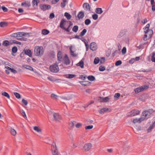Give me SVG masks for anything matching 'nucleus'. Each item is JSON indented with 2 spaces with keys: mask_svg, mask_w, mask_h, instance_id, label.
Here are the masks:
<instances>
[{
  "mask_svg": "<svg viewBox=\"0 0 155 155\" xmlns=\"http://www.w3.org/2000/svg\"><path fill=\"white\" fill-rule=\"evenodd\" d=\"M105 70V68L104 66L101 65L99 68V70L100 71H104Z\"/></svg>",
  "mask_w": 155,
  "mask_h": 155,
  "instance_id": "obj_45",
  "label": "nucleus"
},
{
  "mask_svg": "<svg viewBox=\"0 0 155 155\" xmlns=\"http://www.w3.org/2000/svg\"><path fill=\"white\" fill-rule=\"evenodd\" d=\"M145 34L147 35L149 38L151 37L153 34V31L152 30H149L147 31H144Z\"/></svg>",
  "mask_w": 155,
  "mask_h": 155,
  "instance_id": "obj_21",
  "label": "nucleus"
},
{
  "mask_svg": "<svg viewBox=\"0 0 155 155\" xmlns=\"http://www.w3.org/2000/svg\"><path fill=\"white\" fill-rule=\"evenodd\" d=\"M53 116V120L54 121L60 122L62 119L61 116L58 113H54Z\"/></svg>",
  "mask_w": 155,
  "mask_h": 155,
  "instance_id": "obj_6",
  "label": "nucleus"
},
{
  "mask_svg": "<svg viewBox=\"0 0 155 155\" xmlns=\"http://www.w3.org/2000/svg\"><path fill=\"white\" fill-rule=\"evenodd\" d=\"M109 98L108 97H100L98 99V101H99L104 102H107L109 101Z\"/></svg>",
  "mask_w": 155,
  "mask_h": 155,
  "instance_id": "obj_9",
  "label": "nucleus"
},
{
  "mask_svg": "<svg viewBox=\"0 0 155 155\" xmlns=\"http://www.w3.org/2000/svg\"><path fill=\"white\" fill-rule=\"evenodd\" d=\"M100 60L98 58H95L94 60V64H97L99 62Z\"/></svg>",
  "mask_w": 155,
  "mask_h": 155,
  "instance_id": "obj_46",
  "label": "nucleus"
},
{
  "mask_svg": "<svg viewBox=\"0 0 155 155\" xmlns=\"http://www.w3.org/2000/svg\"><path fill=\"white\" fill-rule=\"evenodd\" d=\"M141 130V127L140 126H136V128L135 130H134V132L137 134H138V132L139 131H140Z\"/></svg>",
  "mask_w": 155,
  "mask_h": 155,
  "instance_id": "obj_27",
  "label": "nucleus"
},
{
  "mask_svg": "<svg viewBox=\"0 0 155 155\" xmlns=\"http://www.w3.org/2000/svg\"><path fill=\"white\" fill-rule=\"evenodd\" d=\"M66 97V100H69L72 98V94H69L67 97Z\"/></svg>",
  "mask_w": 155,
  "mask_h": 155,
  "instance_id": "obj_48",
  "label": "nucleus"
},
{
  "mask_svg": "<svg viewBox=\"0 0 155 155\" xmlns=\"http://www.w3.org/2000/svg\"><path fill=\"white\" fill-rule=\"evenodd\" d=\"M126 52V48L125 47H124L122 50V54H125Z\"/></svg>",
  "mask_w": 155,
  "mask_h": 155,
  "instance_id": "obj_56",
  "label": "nucleus"
},
{
  "mask_svg": "<svg viewBox=\"0 0 155 155\" xmlns=\"http://www.w3.org/2000/svg\"><path fill=\"white\" fill-rule=\"evenodd\" d=\"M54 13H51L49 16V18L51 19H52L54 18Z\"/></svg>",
  "mask_w": 155,
  "mask_h": 155,
  "instance_id": "obj_62",
  "label": "nucleus"
},
{
  "mask_svg": "<svg viewBox=\"0 0 155 155\" xmlns=\"http://www.w3.org/2000/svg\"><path fill=\"white\" fill-rule=\"evenodd\" d=\"M140 112L137 109H134L129 112L127 114V116L128 117L134 116L139 114Z\"/></svg>",
  "mask_w": 155,
  "mask_h": 155,
  "instance_id": "obj_5",
  "label": "nucleus"
},
{
  "mask_svg": "<svg viewBox=\"0 0 155 155\" xmlns=\"http://www.w3.org/2000/svg\"><path fill=\"white\" fill-rule=\"evenodd\" d=\"M43 48L41 46H37L35 47L34 54L35 56L41 57L44 54Z\"/></svg>",
  "mask_w": 155,
  "mask_h": 155,
  "instance_id": "obj_1",
  "label": "nucleus"
},
{
  "mask_svg": "<svg viewBox=\"0 0 155 155\" xmlns=\"http://www.w3.org/2000/svg\"><path fill=\"white\" fill-rule=\"evenodd\" d=\"M82 125V124L80 123L77 124L76 125V127L77 128H79Z\"/></svg>",
  "mask_w": 155,
  "mask_h": 155,
  "instance_id": "obj_64",
  "label": "nucleus"
},
{
  "mask_svg": "<svg viewBox=\"0 0 155 155\" xmlns=\"http://www.w3.org/2000/svg\"><path fill=\"white\" fill-rule=\"evenodd\" d=\"M76 122L75 121H73L69 123V126L71 128H72L74 127V124H75Z\"/></svg>",
  "mask_w": 155,
  "mask_h": 155,
  "instance_id": "obj_43",
  "label": "nucleus"
},
{
  "mask_svg": "<svg viewBox=\"0 0 155 155\" xmlns=\"http://www.w3.org/2000/svg\"><path fill=\"white\" fill-rule=\"evenodd\" d=\"M57 56L58 60L61 61L62 57L61 55V53L60 52H58L57 54Z\"/></svg>",
  "mask_w": 155,
  "mask_h": 155,
  "instance_id": "obj_41",
  "label": "nucleus"
},
{
  "mask_svg": "<svg viewBox=\"0 0 155 155\" xmlns=\"http://www.w3.org/2000/svg\"><path fill=\"white\" fill-rule=\"evenodd\" d=\"M51 97L52 99L54 100H57V98L58 97V96L54 94H51Z\"/></svg>",
  "mask_w": 155,
  "mask_h": 155,
  "instance_id": "obj_37",
  "label": "nucleus"
},
{
  "mask_svg": "<svg viewBox=\"0 0 155 155\" xmlns=\"http://www.w3.org/2000/svg\"><path fill=\"white\" fill-rule=\"evenodd\" d=\"M40 2L39 0H32V5L35 8H36L38 6V4Z\"/></svg>",
  "mask_w": 155,
  "mask_h": 155,
  "instance_id": "obj_18",
  "label": "nucleus"
},
{
  "mask_svg": "<svg viewBox=\"0 0 155 155\" xmlns=\"http://www.w3.org/2000/svg\"><path fill=\"white\" fill-rule=\"evenodd\" d=\"M64 15L65 16L68 20L70 19L71 18V15L68 13L66 12L64 13Z\"/></svg>",
  "mask_w": 155,
  "mask_h": 155,
  "instance_id": "obj_29",
  "label": "nucleus"
},
{
  "mask_svg": "<svg viewBox=\"0 0 155 155\" xmlns=\"http://www.w3.org/2000/svg\"><path fill=\"white\" fill-rule=\"evenodd\" d=\"M92 147V145L91 143H88L85 144L84 147L83 149L86 151H89L91 149Z\"/></svg>",
  "mask_w": 155,
  "mask_h": 155,
  "instance_id": "obj_8",
  "label": "nucleus"
},
{
  "mask_svg": "<svg viewBox=\"0 0 155 155\" xmlns=\"http://www.w3.org/2000/svg\"><path fill=\"white\" fill-rule=\"evenodd\" d=\"M100 64L104 63L105 61V58L104 57H102L100 59L99 61Z\"/></svg>",
  "mask_w": 155,
  "mask_h": 155,
  "instance_id": "obj_58",
  "label": "nucleus"
},
{
  "mask_svg": "<svg viewBox=\"0 0 155 155\" xmlns=\"http://www.w3.org/2000/svg\"><path fill=\"white\" fill-rule=\"evenodd\" d=\"M83 7L86 10H90L89 5L87 3H85L83 5Z\"/></svg>",
  "mask_w": 155,
  "mask_h": 155,
  "instance_id": "obj_17",
  "label": "nucleus"
},
{
  "mask_svg": "<svg viewBox=\"0 0 155 155\" xmlns=\"http://www.w3.org/2000/svg\"><path fill=\"white\" fill-rule=\"evenodd\" d=\"M84 16V12L83 11H81L79 12L78 15V17L79 19L83 18Z\"/></svg>",
  "mask_w": 155,
  "mask_h": 155,
  "instance_id": "obj_22",
  "label": "nucleus"
},
{
  "mask_svg": "<svg viewBox=\"0 0 155 155\" xmlns=\"http://www.w3.org/2000/svg\"><path fill=\"white\" fill-rule=\"evenodd\" d=\"M2 45L5 47H7L9 45L8 41L5 40L2 42Z\"/></svg>",
  "mask_w": 155,
  "mask_h": 155,
  "instance_id": "obj_31",
  "label": "nucleus"
},
{
  "mask_svg": "<svg viewBox=\"0 0 155 155\" xmlns=\"http://www.w3.org/2000/svg\"><path fill=\"white\" fill-rule=\"evenodd\" d=\"M93 127V125H89L85 127V129L86 130H90L92 129Z\"/></svg>",
  "mask_w": 155,
  "mask_h": 155,
  "instance_id": "obj_53",
  "label": "nucleus"
},
{
  "mask_svg": "<svg viewBox=\"0 0 155 155\" xmlns=\"http://www.w3.org/2000/svg\"><path fill=\"white\" fill-rule=\"evenodd\" d=\"M22 112L21 113V114L26 119L27 118L26 115L25 113V112L23 110H22Z\"/></svg>",
  "mask_w": 155,
  "mask_h": 155,
  "instance_id": "obj_55",
  "label": "nucleus"
},
{
  "mask_svg": "<svg viewBox=\"0 0 155 155\" xmlns=\"http://www.w3.org/2000/svg\"><path fill=\"white\" fill-rule=\"evenodd\" d=\"M66 22V21L64 19H62L61 22L60 23V27L63 29V30H65L66 31H67L68 32H69L70 31V30H69V28L70 27V25H69L68 27L67 28H66L65 27H64L63 26V24L64 23V22Z\"/></svg>",
  "mask_w": 155,
  "mask_h": 155,
  "instance_id": "obj_7",
  "label": "nucleus"
},
{
  "mask_svg": "<svg viewBox=\"0 0 155 155\" xmlns=\"http://www.w3.org/2000/svg\"><path fill=\"white\" fill-rule=\"evenodd\" d=\"M1 8H2L3 11L5 12H7L8 11V9H7V8L4 6H2V7H1Z\"/></svg>",
  "mask_w": 155,
  "mask_h": 155,
  "instance_id": "obj_54",
  "label": "nucleus"
},
{
  "mask_svg": "<svg viewBox=\"0 0 155 155\" xmlns=\"http://www.w3.org/2000/svg\"><path fill=\"white\" fill-rule=\"evenodd\" d=\"M7 26V23L6 22H2L0 23V26L1 27H4Z\"/></svg>",
  "mask_w": 155,
  "mask_h": 155,
  "instance_id": "obj_34",
  "label": "nucleus"
},
{
  "mask_svg": "<svg viewBox=\"0 0 155 155\" xmlns=\"http://www.w3.org/2000/svg\"><path fill=\"white\" fill-rule=\"evenodd\" d=\"M76 76V75L74 74H68L66 75V78H72Z\"/></svg>",
  "mask_w": 155,
  "mask_h": 155,
  "instance_id": "obj_40",
  "label": "nucleus"
},
{
  "mask_svg": "<svg viewBox=\"0 0 155 155\" xmlns=\"http://www.w3.org/2000/svg\"><path fill=\"white\" fill-rule=\"evenodd\" d=\"M49 33V31L47 30L44 29L42 30V34L44 35H46Z\"/></svg>",
  "mask_w": 155,
  "mask_h": 155,
  "instance_id": "obj_35",
  "label": "nucleus"
},
{
  "mask_svg": "<svg viewBox=\"0 0 155 155\" xmlns=\"http://www.w3.org/2000/svg\"><path fill=\"white\" fill-rule=\"evenodd\" d=\"M18 34V37H22L23 36H25L27 35H28V37H29V35L31 34V33H25L24 32H17Z\"/></svg>",
  "mask_w": 155,
  "mask_h": 155,
  "instance_id": "obj_11",
  "label": "nucleus"
},
{
  "mask_svg": "<svg viewBox=\"0 0 155 155\" xmlns=\"http://www.w3.org/2000/svg\"><path fill=\"white\" fill-rule=\"evenodd\" d=\"M150 27V25L149 24H147L146 26L144 28V31H147L149 30V28Z\"/></svg>",
  "mask_w": 155,
  "mask_h": 155,
  "instance_id": "obj_49",
  "label": "nucleus"
},
{
  "mask_svg": "<svg viewBox=\"0 0 155 155\" xmlns=\"http://www.w3.org/2000/svg\"><path fill=\"white\" fill-rule=\"evenodd\" d=\"M148 37V36L146 34L144 36L143 39V40L145 41H146L147 40L148 38H147V37Z\"/></svg>",
  "mask_w": 155,
  "mask_h": 155,
  "instance_id": "obj_60",
  "label": "nucleus"
},
{
  "mask_svg": "<svg viewBox=\"0 0 155 155\" xmlns=\"http://www.w3.org/2000/svg\"><path fill=\"white\" fill-rule=\"evenodd\" d=\"M88 79L91 81H94L95 79V77L92 75H90L87 77Z\"/></svg>",
  "mask_w": 155,
  "mask_h": 155,
  "instance_id": "obj_36",
  "label": "nucleus"
},
{
  "mask_svg": "<svg viewBox=\"0 0 155 155\" xmlns=\"http://www.w3.org/2000/svg\"><path fill=\"white\" fill-rule=\"evenodd\" d=\"M64 60V64L68 65L70 64V61L69 59L68 56L66 54L65 55Z\"/></svg>",
  "mask_w": 155,
  "mask_h": 155,
  "instance_id": "obj_16",
  "label": "nucleus"
},
{
  "mask_svg": "<svg viewBox=\"0 0 155 155\" xmlns=\"http://www.w3.org/2000/svg\"><path fill=\"white\" fill-rule=\"evenodd\" d=\"M91 23V20L89 19H87L85 20L84 21L85 24L86 25H88Z\"/></svg>",
  "mask_w": 155,
  "mask_h": 155,
  "instance_id": "obj_44",
  "label": "nucleus"
},
{
  "mask_svg": "<svg viewBox=\"0 0 155 155\" xmlns=\"http://www.w3.org/2000/svg\"><path fill=\"white\" fill-rule=\"evenodd\" d=\"M23 51L24 52L25 54L27 55L30 57H31V52L30 50L24 49Z\"/></svg>",
  "mask_w": 155,
  "mask_h": 155,
  "instance_id": "obj_15",
  "label": "nucleus"
},
{
  "mask_svg": "<svg viewBox=\"0 0 155 155\" xmlns=\"http://www.w3.org/2000/svg\"><path fill=\"white\" fill-rule=\"evenodd\" d=\"M78 29V27L77 25H75L72 28V31L74 32H77Z\"/></svg>",
  "mask_w": 155,
  "mask_h": 155,
  "instance_id": "obj_38",
  "label": "nucleus"
},
{
  "mask_svg": "<svg viewBox=\"0 0 155 155\" xmlns=\"http://www.w3.org/2000/svg\"><path fill=\"white\" fill-rule=\"evenodd\" d=\"M92 17L93 18L94 20H96L97 19L98 17V16L96 14H93V15H92Z\"/></svg>",
  "mask_w": 155,
  "mask_h": 155,
  "instance_id": "obj_50",
  "label": "nucleus"
},
{
  "mask_svg": "<svg viewBox=\"0 0 155 155\" xmlns=\"http://www.w3.org/2000/svg\"><path fill=\"white\" fill-rule=\"evenodd\" d=\"M120 96V94L119 93H117L115 94L114 97L117 98H118Z\"/></svg>",
  "mask_w": 155,
  "mask_h": 155,
  "instance_id": "obj_63",
  "label": "nucleus"
},
{
  "mask_svg": "<svg viewBox=\"0 0 155 155\" xmlns=\"http://www.w3.org/2000/svg\"><path fill=\"white\" fill-rule=\"evenodd\" d=\"M25 5V6H27L28 7H29L31 6V4L30 2H24L21 4V5L23 6Z\"/></svg>",
  "mask_w": 155,
  "mask_h": 155,
  "instance_id": "obj_28",
  "label": "nucleus"
},
{
  "mask_svg": "<svg viewBox=\"0 0 155 155\" xmlns=\"http://www.w3.org/2000/svg\"><path fill=\"white\" fill-rule=\"evenodd\" d=\"M11 134L14 136H15L16 134V131L14 129L11 128L10 129Z\"/></svg>",
  "mask_w": 155,
  "mask_h": 155,
  "instance_id": "obj_30",
  "label": "nucleus"
},
{
  "mask_svg": "<svg viewBox=\"0 0 155 155\" xmlns=\"http://www.w3.org/2000/svg\"><path fill=\"white\" fill-rule=\"evenodd\" d=\"M155 126V121L147 129V132L148 133L150 132L151 130Z\"/></svg>",
  "mask_w": 155,
  "mask_h": 155,
  "instance_id": "obj_32",
  "label": "nucleus"
},
{
  "mask_svg": "<svg viewBox=\"0 0 155 155\" xmlns=\"http://www.w3.org/2000/svg\"><path fill=\"white\" fill-rule=\"evenodd\" d=\"M2 95L5 96L8 99L10 98V96L9 94L7 92H2Z\"/></svg>",
  "mask_w": 155,
  "mask_h": 155,
  "instance_id": "obj_33",
  "label": "nucleus"
},
{
  "mask_svg": "<svg viewBox=\"0 0 155 155\" xmlns=\"http://www.w3.org/2000/svg\"><path fill=\"white\" fill-rule=\"evenodd\" d=\"M17 39L21 41H26L27 40V38H17Z\"/></svg>",
  "mask_w": 155,
  "mask_h": 155,
  "instance_id": "obj_57",
  "label": "nucleus"
},
{
  "mask_svg": "<svg viewBox=\"0 0 155 155\" xmlns=\"http://www.w3.org/2000/svg\"><path fill=\"white\" fill-rule=\"evenodd\" d=\"M21 101L22 103L24 104L25 105H27L28 104L27 101L24 99H22Z\"/></svg>",
  "mask_w": 155,
  "mask_h": 155,
  "instance_id": "obj_52",
  "label": "nucleus"
},
{
  "mask_svg": "<svg viewBox=\"0 0 155 155\" xmlns=\"http://www.w3.org/2000/svg\"><path fill=\"white\" fill-rule=\"evenodd\" d=\"M87 30L85 29H84L81 32L80 34V36L81 37L83 36L87 32Z\"/></svg>",
  "mask_w": 155,
  "mask_h": 155,
  "instance_id": "obj_39",
  "label": "nucleus"
},
{
  "mask_svg": "<svg viewBox=\"0 0 155 155\" xmlns=\"http://www.w3.org/2000/svg\"><path fill=\"white\" fill-rule=\"evenodd\" d=\"M77 66H80L81 68L84 67V63L82 60L81 61L78 63L76 64Z\"/></svg>",
  "mask_w": 155,
  "mask_h": 155,
  "instance_id": "obj_24",
  "label": "nucleus"
},
{
  "mask_svg": "<svg viewBox=\"0 0 155 155\" xmlns=\"http://www.w3.org/2000/svg\"><path fill=\"white\" fill-rule=\"evenodd\" d=\"M33 129L38 133H41L42 130L39 127L35 126L33 127Z\"/></svg>",
  "mask_w": 155,
  "mask_h": 155,
  "instance_id": "obj_20",
  "label": "nucleus"
},
{
  "mask_svg": "<svg viewBox=\"0 0 155 155\" xmlns=\"http://www.w3.org/2000/svg\"><path fill=\"white\" fill-rule=\"evenodd\" d=\"M70 53L71 55L73 57H76L77 56V54H76L74 53V51H73L72 50V46L70 47Z\"/></svg>",
  "mask_w": 155,
  "mask_h": 155,
  "instance_id": "obj_26",
  "label": "nucleus"
},
{
  "mask_svg": "<svg viewBox=\"0 0 155 155\" xmlns=\"http://www.w3.org/2000/svg\"><path fill=\"white\" fill-rule=\"evenodd\" d=\"M149 87V86L145 85L136 88L134 89L135 93L137 94L143 90L147 89Z\"/></svg>",
  "mask_w": 155,
  "mask_h": 155,
  "instance_id": "obj_3",
  "label": "nucleus"
},
{
  "mask_svg": "<svg viewBox=\"0 0 155 155\" xmlns=\"http://www.w3.org/2000/svg\"><path fill=\"white\" fill-rule=\"evenodd\" d=\"M90 49L92 51H95L97 49L96 44L95 42H92L90 44Z\"/></svg>",
  "mask_w": 155,
  "mask_h": 155,
  "instance_id": "obj_14",
  "label": "nucleus"
},
{
  "mask_svg": "<svg viewBox=\"0 0 155 155\" xmlns=\"http://www.w3.org/2000/svg\"><path fill=\"white\" fill-rule=\"evenodd\" d=\"M144 120V118L143 117H141V118L138 119H134L133 120V123L134 124H135L137 123H140L141 122Z\"/></svg>",
  "mask_w": 155,
  "mask_h": 155,
  "instance_id": "obj_19",
  "label": "nucleus"
},
{
  "mask_svg": "<svg viewBox=\"0 0 155 155\" xmlns=\"http://www.w3.org/2000/svg\"><path fill=\"white\" fill-rule=\"evenodd\" d=\"M41 9L43 11H45L50 9L51 7L50 5H41L40 6Z\"/></svg>",
  "mask_w": 155,
  "mask_h": 155,
  "instance_id": "obj_10",
  "label": "nucleus"
},
{
  "mask_svg": "<svg viewBox=\"0 0 155 155\" xmlns=\"http://www.w3.org/2000/svg\"><path fill=\"white\" fill-rule=\"evenodd\" d=\"M109 110V109L107 107H104L98 110L99 113L101 114H102L107 112Z\"/></svg>",
  "mask_w": 155,
  "mask_h": 155,
  "instance_id": "obj_12",
  "label": "nucleus"
},
{
  "mask_svg": "<svg viewBox=\"0 0 155 155\" xmlns=\"http://www.w3.org/2000/svg\"><path fill=\"white\" fill-rule=\"evenodd\" d=\"M86 78L85 76H84L82 75H80V79H81L83 80H84Z\"/></svg>",
  "mask_w": 155,
  "mask_h": 155,
  "instance_id": "obj_61",
  "label": "nucleus"
},
{
  "mask_svg": "<svg viewBox=\"0 0 155 155\" xmlns=\"http://www.w3.org/2000/svg\"><path fill=\"white\" fill-rule=\"evenodd\" d=\"M95 11L96 13L99 14H101L103 12L102 8H96Z\"/></svg>",
  "mask_w": 155,
  "mask_h": 155,
  "instance_id": "obj_25",
  "label": "nucleus"
},
{
  "mask_svg": "<svg viewBox=\"0 0 155 155\" xmlns=\"http://www.w3.org/2000/svg\"><path fill=\"white\" fill-rule=\"evenodd\" d=\"M154 111L152 109H149L143 111L142 114V117L144 118V120L147 119L151 116L154 113Z\"/></svg>",
  "mask_w": 155,
  "mask_h": 155,
  "instance_id": "obj_2",
  "label": "nucleus"
},
{
  "mask_svg": "<svg viewBox=\"0 0 155 155\" xmlns=\"http://www.w3.org/2000/svg\"><path fill=\"white\" fill-rule=\"evenodd\" d=\"M17 48L16 46L13 47L12 48V53H15L17 52Z\"/></svg>",
  "mask_w": 155,
  "mask_h": 155,
  "instance_id": "obj_42",
  "label": "nucleus"
},
{
  "mask_svg": "<svg viewBox=\"0 0 155 155\" xmlns=\"http://www.w3.org/2000/svg\"><path fill=\"white\" fill-rule=\"evenodd\" d=\"M81 40L83 42H85V44L86 48V51H87L89 48V45L87 42L86 41L85 39L82 38H81Z\"/></svg>",
  "mask_w": 155,
  "mask_h": 155,
  "instance_id": "obj_23",
  "label": "nucleus"
},
{
  "mask_svg": "<svg viewBox=\"0 0 155 155\" xmlns=\"http://www.w3.org/2000/svg\"><path fill=\"white\" fill-rule=\"evenodd\" d=\"M122 61H120V60H118V61H117L115 63V64L116 65V66H119L121 64H122Z\"/></svg>",
  "mask_w": 155,
  "mask_h": 155,
  "instance_id": "obj_51",
  "label": "nucleus"
},
{
  "mask_svg": "<svg viewBox=\"0 0 155 155\" xmlns=\"http://www.w3.org/2000/svg\"><path fill=\"white\" fill-rule=\"evenodd\" d=\"M22 67H24V68L29 70L31 71H33L34 72L36 73V71L34 70L33 69V68L30 66L26 65H23Z\"/></svg>",
  "mask_w": 155,
  "mask_h": 155,
  "instance_id": "obj_13",
  "label": "nucleus"
},
{
  "mask_svg": "<svg viewBox=\"0 0 155 155\" xmlns=\"http://www.w3.org/2000/svg\"><path fill=\"white\" fill-rule=\"evenodd\" d=\"M50 70L51 72L57 73L59 71V68L57 64H54L50 66Z\"/></svg>",
  "mask_w": 155,
  "mask_h": 155,
  "instance_id": "obj_4",
  "label": "nucleus"
},
{
  "mask_svg": "<svg viewBox=\"0 0 155 155\" xmlns=\"http://www.w3.org/2000/svg\"><path fill=\"white\" fill-rule=\"evenodd\" d=\"M55 150L54 152V153H58V149L56 146V144L55 143Z\"/></svg>",
  "mask_w": 155,
  "mask_h": 155,
  "instance_id": "obj_59",
  "label": "nucleus"
},
{
  "mask_svg": "<svg viewBox=\"0 0 155 155\" xmlns=\"http://www.w3.org/2000/svg\"><path fill=\"white\" fill-rule=\"evenodd\" d=\"M14 94L17 98L19 99L21 98V95L19 93L17 92H14Z\"/></svg>",
  "mask_w": 155,
  "mask_h": 155,
  "instance_id": "obj_47",
  "label": "nucleus"
}]
</instances>
